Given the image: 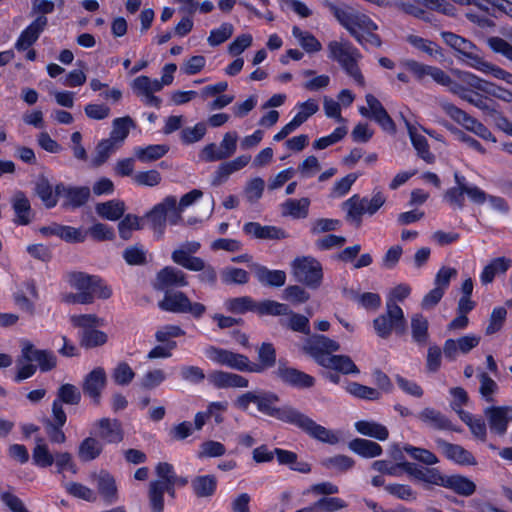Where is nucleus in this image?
<instances>
[{"instance_id":"2","label":"nucleus","mask_w":512,"mask_h":512,"mask_svg":"<svg viewBox=\"0 0 512 512\" xmlns=\"http://www.w3.org/2000/svg\"><path fill=\"white\" fill-rule=\"evenodd\" d=\"M187 285V275L182 270L172 266L161 269L157 273L153 284L154 289L165 292L163 299L158 303V307L163 311L190 314L196 319L201 318L206 312L204 304L192 302L184 292H170L172 289L186 287Z\"/></svg>"},{"instance_id":"32","label":"nucleus","mask_w":512,"mask_h":512,"mask_svg":"<svg viewBox=\"0 0 512 512\" xmlns=\"http://www.w3.org/2000/svg\"><path fill=\"white\" fill-rule=\"evenodd\" d=\"M512 265V260L506 257H497L492 259L486 266H484L480 280L483 285H488L493 282L498 274H505Z\"/></svg>"},{"instance_id":"15","label":"nucleus","mask_w":512,"mask_h":512,"mask_svg":"<svg viewBox=\"0 0 512 512\" xmlns=\"http://www.w3.org/2000/svg\"><path fill=\"white\" fill-rule=\"evenodd\" d=\"M488 420L490 430L497 435H504L508 428V423L512 421V405L509 406H490L484 410Z\"/></svg>"},{"instance_id":"14","label":"nucleus","mask_w":512,"mask_h":512,"mask_svg":"<svg viewBox=\"0 0 512 512\" xmlns=\"http://www.w3.org/2000/svg\"><path fill=\"white\" fill-rule=\"evenodd\" d=\"M398 467L416 481L444 487L446 475H443L438 468L418 466L408 461L398 463Z\"/></svg>"},{"instance_id":"27","label":"nucleus","mask_w":512,"mask_h":512,"mask_svg":"<svg viewBox=\"0 0 512 512\" xmlns=\"http://www.w3.org/2000/svg\"><path fill=\"white\" fill-rule=\"evenodd\" d=\"M418 418L428 425L429 427L436 430H452L460 432V429L455 428L451 421L440 411L426 407L419 414Z\"/></svg>"},{"instance_id":"28","label":"nucleus","mask_w":512,"mask_h":512,"mask_svg":"<svg viewBox=\"0 0 512 512\" xmlns=\"http://www.w3.org/2000/svg\"><path fill=\"white\" fill-rule=\"evenodd\" d=\"M246 234L262 240H280L287 237L286 232L276 226H262L257 222H248L243 226Z\"/></svg>"},{"instance_id":"8","label":"nucleus","mask_w":512,"mask_h":512,"mask_svg":"<svg viewBox=\"0 0 512 512\" xmlns=\"http://www.w3.org/2000/svg\"><path fill=\"white\" fill-rule=\"evenodd\" d=\"M291 269L297 282L312 289L320 287L323 270L321 263L317 259L311 256L297 257L291 263Z\"/></svg>"},{"instance_id":"17","label":"nucleus","mask_w":512,"mask_h":512,"mask_svg":"<svg viewBox=\"0 0 512 512\" xmlns=\"http://www.w3.org/2000/svg\"><path fill=\"white\" fill-rule=\"evenodd\" d=\"M92 480L106 504L112 505L118 501V488L113 475L106 470H101L99 473L92 475Z\"/></svg>"},{"instance_id":"51","label":"nucleus","mask_w":512,"mask_h":512,"mask_svg":"<svg viewBox=\"0 0 512 512\" xmlns=\"http://www.w3.org/2000/svg\"><path fill=\"white\" fill-rule=\"evenodd\" d=\"M441 37L444 42L453 48L455 51L463 55H469L471 51L476 49V46L469 40L452 32H442Z\"/></svg>"},{"instance_id":"33","label":"nucleus","mask_w":512,"mask_h":512,"mask_svg":"<svg viewBox=\"0 0 512 512\" xmlns=\"http://www.w3.org/2000/svg\"><path fill=\"white\" fill-rule=\"evenodd\" d=\"M404 121L408 130L409 137L417 151L418 156L428 164L433 163L435 161V156L429 150L427 139L423 135L418 134L416 128L411 125L408 120L404 119Z\"/></svg>"},{"instance_id":"56","label":"nucleus","mask_w":512,"mask_h":512,"mask_svg":"<svg viewBox=\"0 0 512 512\" xmlns=\"http://www.w3.org/2000/svg\"><path fill=\"white\" fill-rule=\"evenodd\" d=\"M289 318L287 320H281L280 324L286 328L291 329L294 332H300L305 335H310V325H309V318L302 315L295 313L290 310V313L287 314Z\"/></svg>"},{"instance_id":"37","label":"nucleus","mask_w":512,"mask_h":512,"mask_svg":"<svg viewBox=\"0 0 512 512\" xmlns=\"http://www.w3.org/2000/svg\"><path fill=\"white\" fill-rule=\"evenodd\" d=\"M444 488L454 491L456 494L469 497L476 491L475 483L462 475L446 476Z\"/></svg>"},{"instance_id":"34","label":"nucleus","mask_w":512,"mask_h":512,"mask_svg":"<svg viewBox=\"0 0 512 512\" xmlns=\"http://www.w3.org/2000/svg\"><path fill=\"white\" fill-rule=\"evenodd\" d=\"M454 73L462 81V83L466 85L465 88H467V89L472 88V89L482 91V92H485L488 94L496 95L497 97L502 98V99H506V97L504 95L496 94L495 89H494L495 86L493 84H491L485 80H482L478 76H476L470 72H465V71H461V70H455Z\"/></svg>"},{"instance_id":"43","label":"nucleus","mask_w":512,"mask_h":512,"mask_svg":"<svg viewBox=\"0 0 512 512\" xmlns=\"http://www.w3.org/2000/svg\"><path fill=\"white\" fill-rule=\"evenodd\" d=\"M191 486L197 497H211L216 491L217 480L213 475L197 476L192 480Z\"/></svg>"},{"instance_id":"39","label":"nucleus","mask_w":512,"mask_h":512,"mask_svg":"<svg viewBox=\"0 0 512 512\" xmlns=\"http://www.w3.org/2000/svg\"><path fill=\"white\" fill-rule=\"evenodd\" d=\"M358 433L364 436L375 438L379 441H385L389 437V431L386 426L369 420H360L354 424Z\"/></svg>"},{"instance_id":"64","label":"nucleus","mask_w":512,"mask_h":512,"mask_svg":"<svg viewBox=\"0 0 512 512\" xmlns=\"http://www.w3.org/2000/svg\"><path fill=\"white\" fill-rule=\"evenodd\" d=\"M321 465L328 469H336L340 472H345L354 467L355 461L347 455L339 454L323 459Z\"/></svg>"},{"instance_id":"20","label":"nucleus","mask_w":512,"mask_h":512,"mask_svg":"<svg viewBox=\"0 0 512 512\" xmlns=\"http://www.w3.org/2000/svg\"><path fill=\"white\" fill-rule=\"evenodd\" d=\"M435 443L437 448L447 459L460 465L476 464L475 457L472 455V453L463 448L461 445L449 443L442 438H437Z\"/></svg>"},{"instance_id":"50","label":"nucleus","mask_w":512,"mask_h":512,"mask_svg":"<svg viewBox=\"0 0 512 512\" xmlns=\"http://www.w3.org/2000/svg\"><path fill=\"white\" fill-rule=\"evenodd\" d=\"M454 179L457 186L448 189L444 194V199L450 205L462 209L464 207L465 178L456 172Z\"/></svg>"},{"instance_id":"24","label":"nucleus","mask_w":512,"mask_h":512,"mask_svg":"<svg viewBox=\"0 0 512 512\" xmlns=\"http://www.w3.org/2000/svg\"><path fill=\"white\" fill-rule=\"evenodd\" d=\"M479 342L480 337L476 335H466L457 340L447 339L443 346V353L447 359L453 361L456 359L458 351L467 354L478 346Z\"/></svg>"},{"instance_id":"49","label":"nucleus","mask_w":512,"mask_h":512,"mask_svg":"<svg viewBox=\"0 0 512 512\" xmlns=\"http://www.w3.org/2000/svg\"><path fill=\"white\" fill-rule=\"evenodd\" d=\"M428 320L420 313H416L411 317V333L413 340L419 345L427 343L429 338Z\"/></svg>"},{"instance_id":"30","label":"nucleus","mask_w":512,"mask_h":512,"mask_svg":"<svg viewBox=\"0 0 512 512\" xmlns=\"http://www.w3.org/2000/svg\"><path fill=\"white\" fill-rule=\"evenodd\" d=\"M441 109L455 122L462 125L465 129L473 132L474 127L478 125L480 122L466 113L464 110L455 106L454 104L448 102L447 100L440 99L438 101Z\"/></svg>"},{"instance_id":"4","label":"nucleus","mask_w":512,"mask_h":512,"mask_svg":"<svg viewBox=\"0 0 512 512\" xmlns=\"http://www.w3.org/2000/svg\"><path fill=\"white\" fill-rule=\"evenodd\" d=\"M321 4L329 9L336 20L342 25L357 42H362L358 29H378L367 15L358 12L347 4L337 5L329 0H322Z\"/></svg>"},{"instance_id":"3","label":"nucleus","mask_w":512,"mask_h":512,"mask_svg":"<svg viewBox=\"0 0 512 512\" xmlns=\"http://www.w3.org/2000/svg\"><path fill=\"white\" fill-rule=\"evenodd\" d=\"M321 4L329 9L336 20L342 25L357 42H362L358 29H378L367 15L358 12L347 4L337 5L329 0H322Z\"/></svg>"},{"instance_id":"19","label":"nucleus","mask_w":512,"mask_h":512,"mask_svg":"<svg viewBox=\"0 0 512 512\" xmlns=\"http://www.w3.org/2000/svg\"><path fill=\"white\" fill-rule=\"evenodd\" d=\"M96 436L106 443H120L124 438V432L120 421L117 419L101 418L94 423Z\"/></svg>"},{"instance_id":"58","label":"nucleus","mask_w":512,"mask_h":512,"mask_svg":"<svg viewBox=\"0 0 512 512\" xmlns=\"http://www.w3.org/2000/svg\"><path fill=\"white\" fill-rule=\"evenodd\" d=\"M35 191L47 208L56 206L57 198L60 195H56V190L53 192L52 186L46 178L37 181Z\"/></svg>"},{"instance_id":"9","label":"nucleus","mask_w":512,"mask_h":512,"mask_svg":"<svg viewBox=\"0 0 512 512\" xmlns=\"http://www.w3.org/2000/svg\"><path fill=\"white\" fill-rule=\"evenodd\" d=\"M403 65L415 76L417 81L421 82L426 76H429L437 84L447 87L454 95L459 92L462 85L455 82L444 70L436 66L426 65L412 59L406 60Z\"/></svg>"},{"instance_id":"55","label":"nucleus","mask_w":512,"mask_h":512,"mask_svg":"<svg viewBox=\"0 0 512 512\" xmlns=\"http://www.w3.org/2000/svg\"><path fill=\"white\" fill-rule=\"evenodd\" d=\"M168 152L166 145H149L147 147H137L135 149V157L143 162H152L160 159Z\"/></svg>"},{"instance_id":"29","label":"nucleus","mask_w":512,"mask_h":512,"mask_svg":"<svg viewBox=\"0 0 512 512\" xmlns=\"http://www.w3.org/2000/svg\"><path fill=\"white\" fill-rule=\"evenodd\" d=\"M201 248V244L198 241H187L183 243L178 249H175L171 254L172 261L183 267L188 268L191 263L195 260H201L202 258L193 256Z\"/></svg>"},{"instance_id":"46","label":"nucleus","mask_w":512,"mask_h":512,"mask_svg":"<svg viewBox=\"0 0 512 512\" xmlns=\"http://www.w3.org/2000/svg\"><path fill=\"white\" fill-rule=\"evenodd\" d=\"M36 445L32 451V459L36 466L46 468L54 463V455L41 437L35 438Z\"/></svg>"},{"instance_id":"23","label":"nucleus","mask_w":512,"mask_h":512,"mask_svg":"<svg viewBox=\"0 0 512 512\" xmlns=\"http://www.w3.org/2000/svg\"><path fill=\"white\" fill-rule=\"evenodd\" d=\"M209 383L217 389L246 388L249 381L245 377L222 370H215L208 374Z\"/></svg>"},{"instance_id":"45","label":"nucleus","mask_w":512,"mask_h":512,"mask_svg":"<svg viewBox=\"0 0 512 512\" xmlns=\"http://www.w3.org/2000/svg\"><path fill=\"white\" fill-rule=\"evenodd\" d=\"M13 209L16 214L15 223L19 225H28L31 221V206L28 198L23 192H17L13 199Z\"/></svg>"},{"instance_id":"11","label":"nucleus","mask_w":512,"mask_h":512,"mask_svg":"<svg viewBox=\"0 0 512 512\" xmlns=\"http://www.w3.org/2000/svg\"><path fill=\"white\" fill-rule=\"evenodd\" d=\"M67 280L74 289L78 291H94L98 298L108 299L112 295L111 288L99 276L73 271L67 274Z\"/></svg>"},{"instance_id":"42","label":"nucleus","mask_w":512,"mask_h":512,"mask_svg":"<svg viewBox=\"0 0 512 512\" xmlns=\"http://www.w3.org/2000/svg\"><path fill=\"white\" fill-rule=\"evenodd\" d=\"M310 200L306 197L301 199H288L282 205V215L290 216L294 219L306 218L308 215V209Z\"/></svg>"},{"instance_id":"38","label":"nucleus","mask_w":512,"mask_h":512,"mask_svg":"<svg viewBox=\"0 0 512 512\" xmlns=\"http://www.w3.org/2000/svg\"><path fill=\"white\" fill-rule=\"evenodd\" d=\"M135 127L136 123L130 116L115 118L112 122L109 138L121 147L128 137L130 130Z\"/></svg>"},{"instance_id":"40","label":"nucleus","mask_w":512,"mask_h":512,"mask_svg":"<svg viewBox=\"0 0 512 512\" xmlns=\"http://www.w3.org/2000/svg\"><path fill=\"white\" fill-rule=\"evenodd\" d=\"M367 198H360L358 195H353L343 203V208L347 211V220L354 222L356 226H360L362 222V215L366 213Z\"/></svg>"},{"instance_id":"41","label":"nucleus","mask_w":512,"mask_h":512,"mask_svg":"<svg viewBox=\"0 0 512 512\" xmlns=\"http://www.w3.org/2000/svg\"><path fill=\"white\" fill-rule=\"evenodd\" d=\"M95 210L101 218L116 221L123 217L125 203L120 200H109L107 202L98 203Z\"/></svg>"},{"instance_id":"54","label":"nucleus","mask_w":512,"mask_h":512,"mask_svg":"<svg viewBox=\"0 0 512 512\" xmlns=\"http://www.w3.org/2000/svg\"><path fill=\"white\" fill-rule=\"evenodd\" d=\"M406 41L414 48L428 54L431 57L443 56L441 48L433 41L413 34L408 35Z\"/></svg>"},{"instance_id":"57","label":"nucleus","mask_w":512,"mask_h":512,"mask_svg":"<svg viewBox=\"0 0 512 512\" xmlns=\"http://www.w3.org/2000/svg\"><path fill=\"white\" fill-rule=\"evenodd\" d=\"M403 451H405L414 460H417L426 466H432L439 462L438 457L433 452L425 448L406 444L403 446Z\"/></svg>"},{"instance_id":"12","label":"nucleus","mask_w":512,"mask_h":512,"mask_svg":"<svg viewBox=\"0 0 512 512\" xmlns=\"http://www.w3.org/2000/svg\"><path fill=\"white\" fill-rule=\"evenodd\" d=\"M273 376L283 384L297 389H308L315 385V378L288 365L285 359H279Z\"/></svg>"},{"instance_id":"1","label":"nucleus","mask_w":512,"mask_h":512,"mask_svg":"<svg viewBox=\"0 0 512 512\" xmlns=\"http://www.w3.org/2000/svg\"><path fill=\"white\" fill-rule=\"evenodd\" d=\"M279 400V396L270 391H248L237 397L235 406L243 411H249L250 404H255L259 412L294 425L317 441L330 445L339 442V437L334 431L317 424L312 418L293 406L276 407L275 404Z\"/></svg>"},{"instance_id":"18","label":"nucleus","mask_w":512,"mask_h":512,"mask_svg":"<svg viewBox=\"0 0 512 512\" xmlns=\"http://www.w3.org/2000/svg\"><path fill=\"white\" fill-rule=\"evenodd\" d=\"M90 188L87 186H65L63 183L56 185V195L64 198L63 206L79 208L85 205L90 198Z\"/></svg>"},{"instance_id":"35","label":"nucleus","mask_w":512,"mask_h":512,"mask_svg":"<svg viewBox=\"0 0 512 512\" xmlns=\"http://www.w3.org/2000/svg\"><path fill=\"white\" fill-rule=\"evenodd\" d=\"M102 451V442L96 437L89 436L80 442L77 450V455L82 462H91L98 458L101 455Z\"/></svg>"},{"instance_id":"26","label":"nucleus","mask_w":512,"mask_h":512,"mask_svg":"<svg viewBox=\"0 0 512 512\" xmlns=\"http://www.w3.org/2000/svg\"><path fill=\"white\" fill-rule=\"evenodd\" d=\"M251 269L257 281L268 287H281L286 282V273L283 270H270L267 267L254 263Z\"/></svg>"},{"instance_id":"10","label":"nucleus","mask_w":512,"mask_h":512,"mask_svg":"<svg viewBox=\"0 0 512 512\" xmlns=\"http://www.w3.org/2000/svg\"><path fill=\"white\" fill-rule=\"evenodd\" d=\"M339 349L340 345L338 342L320 334L309 335L302 347V350L322 367L325 366L332 356L331 353Z\"/></svg>"},{"instance_id":"31","label":"nucleus","mask_w":512,"mask_h":512,"mask_svg":"<svg viewBox=\"0 0 512 512\" xmlns=\"http://www.w3.org/2000/svg\"><path fill=\"white\" fill-rule=\"evenodd\" d=\"M259 363L249 360V372L262 373L276 364V350L271 343H262L258 349Z\"/></svg>"},{"instance_id":"25","label":"nucleus","mask_w":512,"mask_h":512,"mask_svg":"<svg viewBox=\"0 0 512 512\" xmlns=\"http://www.w3.org/2000/svg\"><path fill=\"white\" fill-rule=\"evenodd\" d=\"M365 98L371 110V119L377 122L384 131L394 134L396 125L381 102L372 94H367Z\"/></svg>"},{"instance_id":"44","label":"nucleus","mask_w":512,"mask_h":512,"mask_svg":"<svg viewBox=\"0 0 512 512\" xmlns=\"http://www.w3.org/2000/svg\"><path fill=\"white\" fill-rule=\"evenodd\" d=\"M188 268L189 271L200 272L198 275V280L201 283L207 284L209 286H214L217 282V271L216 269L204 259L195 260L194 263H191Z\"/></svg>"},{"instance_id":"7","label":"nucleus","mask_w":512,"mask_h":512,"mask_svg":"<svg viewBox=\"0 0 512 512\" xmlns=\"http://www.w3.org/2000/svg\"><path fill=\"white\" fill-rule=\"evenodd\" d=\"M386 313L378 316L373 321V327L377 335L387 339L392 330L398 335H403L406 331V320L403 310L393 300L386 304Z\"/></svg>"},{"instance_id":"62","label":"nucleus","mask_w":512,"mask_h":512,"mask_svg":"<svg viewBox=\"0 0 512 512\" xmlns=\"http://www.w3.org/2000/svg\"><path fill=\"white\" fill-rule=\"evenodd\" d=\"M346 391L356 398L363 400H379L381 393L375 388L362 385L358 382H350L346 386Z\"/></svg>"},{"instance_id":"52","label":"nucleus","mask_w":512,"mask_h":512,"mask_svg":"<svg viewBox=\"0 0 512 512\" xmlns=\"http://www.w3.org/2000/svg\"><path fill=\"white\" fill-rule=\"evenodd\" d=\"M119 148L120 146L110 138L101 140L95 148V156L92 159L93 166L99 167L104 164L110 155Z\"/></svg>"},{"instance_id":"36","label":"nucleus","mask_w":512,"mask_h":512,"mask_svg":"<svg viewBox=\"0 0 512 512\" xmlns=\"http://www.w3.org/2000/svg\"><path fill=\"white\" fill-rule=\"evenodd\" d=\"M348 448L363 458H374L382 454V447L371 440L355 438L348 443Z\"/></svg>"},{"instance_id":"13","label":"nucleus","mask_w":512,"mask_h":512,"mask_svg":"<svg viewBox=\"0 0 512 512\" xmlns=\"http://www.w3.org/2000/svg\"><path fill=\"white\" fill-rule=\"evenodd\" d=\"M205 354L210 361L218 365L240 372H249V358L243 354L216 346H208Z\"/></svg>"},{"instance_id":"21","label":"nucleus","mask_w":512,"mask_h":512,"mask_svg":"<svg viewBox=\"0 0 512 512\" xmlns=\"http://www.w3.org/2000/svg\"><path fill=\"white\" fill-rule=\"evenodd\" d=\"M39 232L44 236H57L69 243H81L86 239V235L80 229L55 222L41 227Z\"/></svg>"},{"instance_id":"16","label":"nucleus","mask_w":512,"mask_h":512,"mask_svg":"<svg viewBox=\"0 0 512 512\" xmlns=\"http://www.w3.org/2000/svg\"><path fill=\"white\" fill-rule=\"evenodd\" d=\"M107 383V375L102 367L94 368L83 381V393L92 398L95 404L100 403L101 394Z\"/></svg>"},{"instance_id":"61","label":"nucleus","mask_w":512,"mask_h":512,"mask_svg":"<svg viewBox=\"0 0 512 512\" xmlns=\"http://www.w3.org/2000/svg\"><path fill=\"white\" fill-rule=\"evenodd\" d=\"M292 34L306 52H318L322 49L321 43L311 33L302 31L299 27L294 26Z\"/></svg>"},{"instance_id":"47","label":"nucleus","mask_w":512,"mask_h":512,"mask_svg":"<svg viewBox=\"0 0 512 512\" xmlns=\"http://www.w3.org/2000/svg\"><path fill=\"white\" fill-rule=\"evenodd\" d=\"M455 95H457L462 100L474 105L480 110L486 112L488 115L491 113V110H494V107L488 103L489 99L487 97H484L478 92L470 91L469 89L465 88L464 85L460 86L459 92ZM490 102H492V100H490Z\"/></svg>"},{"instance_id":"22","label":"nucleus","mask_w":512,"mask_h":512,"mask_svg":"<svg viewBox=\"0 0 512 512\" xmlns=\"http://www.w3.org/2000/svg\"><path fill=\"white\" fill-rule=\"evenodd\" d=\"M47 24L48 20L46 16H37L36 19L24 31H22L15 44V48L18 51L27 50L38 40Z\"/></svg>"},{"instance_id":"63","label":"nucleus","mask_w":512,"mask_h":512,"mask_svg":"<svg viewBox=\"0 0 512 512\" xmlns=\"http://www.w3.org/2000/svg\"><path fill=\"white\" fill-rule=\"evenodd\" d=\"M148 501L151 512L164 511V493L162 491V484L158 482L149 483Z\"/></svg>"},{"instance_id":"6","label":"nucleus","mask_w":512,"mask_h":512,"mask_svg":"<svg viewBox=\"0 0 512 512\" xmlns=\"http://www.w3.org/2000/svg\"><path fill=\"white\" fill-rule=\"evenodd\" d=\"M144 218L158 239L163 237L167 221L171 225H176L182 220V216L175 210V196L165 197L147 212Z\"/></svg>"},{"instance_id":"60","label":"nucleus","mask_w":512,"mask_h":512,"mask_svg":"<svg viewBox=\"0 0 512 512\" xmlns=\"http://www.w3.org/2000/svg\"><path fill=\"white\" fill-rule=\"evenodd\" d=\"M56 401L67 405H78L81 401V392L73 384H63L58 388Z\"/></svg>"},{"instance_id":"48","label":"nucleus","mask_w":512,"mask_h":512,"mask_svg":"<svg viewBox=\"0 0 512 512\" xmlns=\"http://www.w3.org/2000/svg\"><path fill=\"white\" fill-rule=\"evenodd\" d=\"M342 374H358L360 370L347 355H332L324 366Z\"/></svg>"},{"instance_id":"53","label":"nucleus","mask_w":512,"mask_h":512,"mask_svg":"<svg viewBox=\"0 0 512 512\" xmlns=\"http://www.w3.org/2000/svg\"><path fill=\"white\" fill-rule=\"evenodd\" d=\"M227 311L234 314H244L247 311H256L257 304L250 296L229 298L224 303Z\"/></svg>"},{"instance_id":"5","label":"nucleus","mask_w":512,"mask_h":512,"mask_svg":"<svg viewBox=\"0 0 512 512\" xmlns=\"http://www.w3.org/2000/svg\"><path fill=\"white\" fill-rule=\"evenodd\" d=\"M328 57L337 61L343 70L352 77L355 82L360 85H365L364 76L358 66V61L361 59V54L349 41H331L328 43Z\"/></svg>"},{"instance_id":"59","label":"nucleus","mask_w":512,"mask_h":512,"mask_svg":"<svg viewBox=\"0 0 512 512\" xmlns=\"http://www.w3.org/2000/svg\"><path fill=\"white\" fill-rule=\"evenodd\" d=\"M107 340V334L97 329L82 330L80 334V345L87 349L102 346Z\"/></svg>"}]
</instances>
